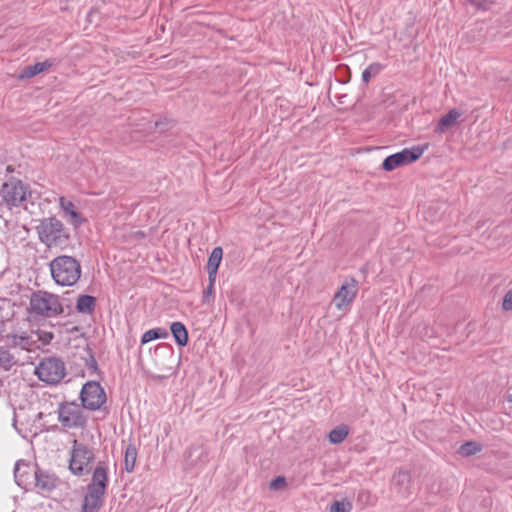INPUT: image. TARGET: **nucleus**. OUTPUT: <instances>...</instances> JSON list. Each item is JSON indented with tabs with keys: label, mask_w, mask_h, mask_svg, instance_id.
<instances>
[{
	"label": "nucleus",
	"mask_w": 512,
	"mask_h": 512,
	"mask_svg": "<svg viewBox=\"0 0 512 512\" xmlns=\"http://www.w3.org/2000/svg\"><path fill=\"white\" fill-rule=\"evenodd\" d=\"M382 69V65L380 63L374 62L371 63L363 72H362V81L364 83H368L371 77L376 76L380 73Z\"/></svg>",
	"instance_id": "nucleus-28"
},
{
	"label": "nucleus",
	"mask_w": 512,
	"mask_h": 512,
	"mask_svg": "<svg viewBox=\"0 0 512 512\" xmlns=\"http://www.w3.org/2000/svg\"><path fill=\"white\" fill-rule=\"evenodd\" d=\"M411 483V475L405 470L398 471L392 478V486L396 489L397 493L403 497L411 493Z\"/></svg>",
	"instance_id": "nucleus-15"
},
{
	"label": "nucleus",
	"mask_w": 512,
	"mask_h": 512,
	"mask_svg": "<svg viewBox=\"0 0 512 512\" xmlns=\"http://www.w3.org/2000/svg\"><path fill=\"white\" fill-rule=\"evenodd\" d=\"M358 293V281L347 278L335 293L332 303L339 311H348Z\"/></svg>",
	"instance_id": "nucleus-11"
},
{
	"label": "nucleus",
	"mask_w": 512,
	"mask_h": 512,
	"mask_svg": "<svg viewBox=\"0 0 512 512\" xmlns=\"http://www.w3.org/2000/svg\"><path fill=\"white\" fill-rule=\"evenodd\" d=\"M53 65V60H45L37 62L33 65L26 66L19 74L20 79H30L37 74L47 71Z\"/></svg>",
	"instance_id": "nucleus-18"
},
{
	"label": "nucleus",
	"mask_w": 512,
	"mask_h": 512,
	"mask_svg": "<svg viewBox=\"0 0 512 512\" xmlns=\"http://www.w3.org/2000/svg\"><path fill=\"white\" fill-rule=\"evenodd\" d=\"M168 332L162 328H154L146 331L141 337V344L149 343L152 340L167 338Z\"/></svg>",
	"instance_id": "nucleus-25"
},
{
	"label": "nucleus",
	"mask_w": 512,
	"mask_h": 512,
	"mask_svg": "<svg viewBox=\"0 0 512 512\" xmlns=\"http://www.w3.org/2000/svg\"><path fill=\"white\" fill-rule=\"evenodd\" d=\"M58 420L65 429L84 428L87 415L83 407L76 402H62L57 407Z\"/></svg>",
	"instance_id": "nucleus-5"
},
{
	"label": "nucleus",
	"mask_w": 512,
	"mask_h": 512,
	"mask_svg": "<svg viewBox=\"0 0 512 512\" xmlns=\"http://www.w3.org/2000/svg\"><path fill=\"white\" fill-rule=\"evenodd\" d=\"M216 278H213V281L209 280V284L204 290V299L208 296H212L214 293V284H215Z\"/></svg>",
	"instance_id": "nucleus-32"
},
{
	"label": "nucleus",
	"mask_w": 512,
	"mask_h": 512,
	"mask_svg": "<svg viewBox=\"0 0 512 512\" xmlns=\"http://www.w3.org/2000/svg\"><path fill=\"white\" fill-rule=\"evenodd\" d=\"M481 449V445L478 444L477 442L468 441L460 446L459 452L463 456H471L480 452Z\"/></svg>",
	"instance_id": "nucleus-26"
},
{
	"label": "nucleus",
	"mask_w": 512,
	"mask_h": 512,
	"mask_svg": "<svg viewBox=\"0 0 512 512\" xmlns=\"http://www.w3.org/2000/svg\"><path fill=\"white\" fill-rule=\"evenodd\" d=\"M285 484V478L284 477H277L276 479H274L271 484H270V487L272 489H278L280 486L284 485Z\"/></svg>",
	"instance_id": "nucleus-33"
},
{
	"label": "nucleus",
	"mask_w": 512,
	"mask_h": 512,
	"mask_svg": "<svg viewBox=\"0 0 512 512\" xmlns=\"http://www.w3.org/2000/svg\"><path fill=\"white\" fill-rule=\"evenodd\" d=\"M135 235L138 238H144L146 236L143 231H137V232H135Z\"/></svg>",
	"instance_id": "nucleus-37"
},
{
	"label": "nucleus",
	"mask_w": 512,
	"mask_h": 512,
	"mask_svg": "<svg viewBox=\"0 0 512 512\" xmlns=\"http://www.w3.org/2000/svg\"><path fill=\"white\" fill-rule=\"evenodd\" d=\"M462 113L456 109L450 110L443 115L437 123L435 128L436 133H444L446 129L456 124L457 120L461 117Z\"/></svg>",
	"instance_id": "nucleus-19"
},
{
	"label": "nucleus",
	"mask_w": 512,
	"mask_h": 512,
	"mask_svg": "<svg viewBox=\"0 0 512 512\" xmlns=\"http://www.w3.org/2000/svg\"><path fill=\"white\" fill-rule=\"evenodd\" d=\"M425 147L413 146L405 148L400 152L386 157L382 163V167L386 171H392L398 167L410 164L418 160L424 153Z\"/></svg>",
	"instance_id": "nucleus-9"
},
{
	"label": "nucleus",
	"mask_w": 512,
	"mask_h": 512,
	"mask_svg": "<svg viewBox=\"0 0 512 512\" xmlns=\"http://www.w3.org/2000/svg\"><path fill=\"white\" fill-rule=\"evenodd\" d=\"M96 298L91 295H80L76 301V310L81 314H92L95 310Z\"/></svg>",
	"instance_id": "nucleus-20"
},
{
	"label": "nucleus",
	"mask_w": 512,
	"mask_h": 512,
	"mask_svg": "<svg viewBox=\"0 0 512 512\" xmlns=\"http://www.w3.org/2000/svg\"><path fill=\"white\" fill-rule=\"evenodd\" d=\"M222 257L223 250L221 247H215L210 253L206 268L208 272V279L211 280V282L213 281V278H216L217 276L218 268L222 261Z\"/></svg>",
	"instance_id": "nucleus-17"
},
{
	"label": "nucleus",
	"mask_w": 512,
	"mask_h": 512,
	"mask_svg": "<svg viewBox=\"0 0 512 512\" xmlns=\"http://www.w3.org/2000/svg\"><path fill=\"white\" fill-rule=\"evenodd\" d=\"M38 238L48 248L63 247L69 240V232L56 217L44 218L36 227Z\"/></svg>",
	"instance_id": "nucleus-4"
},
{
	"label": "nucleus",
	"mask_w": 512,
	"mask_h": 512,
	"mask_svg": "<svg viewBox=\"0 0 512 512\" xmlns=\"http://www.w3.org/2000/svg\"><path fill=\"white\" fill-rule=\"evenodd\" d=\"M35 486L42 491H51L56 486L57 478L44 470L37 468L34 471Z\"/></svg>",
	"instance_id": "nucleus-16"
},
{
	"label": "nucleus",
	"mask_w": 512,
	"mask_h": 512,
	"mask_svg": "<svg viewBox=\"0 0 512 512\" xmlns=\"http://www.w3.org/2000/svg\"><path fill=\"white\" fill-rule=\"evenodd\" d=\"M28 311L35 317L56 318L65 314V307L59 295L37 290L30 296Z\"/></svg>",
	"instance_id": "nucleus-2"
},
{
	"label": "nucleus",
	"mask_w": 512,
	"mask_h": 512,
	"mask_svg": "<svg viewBox=\"0 0 512 512\" xmlns=\"http://www.w3.org/2000/svg\"><path fill=\"white\" fill-rule=\"evenodd\" d=\"M51 396H48V398H43V403H42V406L44 407L50 400Z\"/></svg>",
	"instance_id": "nucleus-38"
},
{
	"label": "nucleus",
	"mask_w": 512,
	"mask_h": 512,
	"mask_svg": "<svg viewBox=\"0 0 512 512\" xmlns=\"http://www.w3.org/2000/svg\"><path fill=\"white\" fill-rule=\"evenodd\" d=\"M349 434V428L347 425H339L332 429L328 434V440L332 444L342 443Z\"/></svg>",
	"instance_id": "nucleus-22"
},
{
	"label": "nucleus",
	"mask_w": 512,
	"mask_h": 512,
	"mask_svg": "<svg viewBox=\"0 0 512 512\" xmlns=\"http://www.w3.org/2000/svg\"><path fill=\"white\" fill-rule=\"evenodd\" d=\"M186 465L194 468L198 466H203L208 462V451L203 446H193L190 447L186 453Z\"/></svg>",
	"instance_id": "nucleus-13"
},
{
	"label": "nucleus",
	"mask_w": 512,
	"mask_h": 512,
	"mask_svg": "<svg viewBox=\"0 0 512 512\" xmlns=\"http://www.w3.org/2000/svg\"><path fill=\"white\" fill-rule=\"evenodd\" d=\"M470 4L477 10H488L495 2V0H469Z\"/></svg>",
	"instance_id": "nucleus-30"
},
{
	"label": "nucleus",
	"mask_w": 512,
	"mask_h": 512,
	"mask_svg": "<svg viewBox=\"0 0 512 512\" xmlns=\"http://www.w3.org/2000/svg\"><path fill=\"white\" fill-rule=\"evenodd\" d=\"M22 468L29 469V465L26 464L23 460L17 461L15 468H14V476H15V479H16V482L18 483V485H21V483L24 481V479H23L24 474L27 473L26 470L21 471Z\"/></svg>",
	"instance_id": "nucleus-29"
},
{
	"label": "nucleus",
	"mask_w": 512,
	"mask_h": 512,
	"mask_svg": "<svg viewBox=\"0 0 512 512\" xmlns=\"http://www.w3.org/2000/svg\"><path fill=\"white\" fill-rule=\"evenodd\" d=\"M59 206L64 213V217L67 218L69 224L74 228H78L83 223V219L80 213L76 210L75 205L72 201L67 200L61 196L59 198Z\"/></svg>",
	"instance_id": "nucleus-14"
},
{
	"label": "nucleus",
	"mask_w": 512,
	"mask_h": 512,
	"mask_svg": "<svg viewBox=\"0 0 512 512\" xmlns=\"http://www.w3.org/2000/svg\"><path fill=\"white\" fill-rule=\"evenodd\" d=\"M171 333L179 346H185L188 343V331L183 323L173 322L170 326Z\"/></svg>",
	"instance_id": "nucleus-21"
},
{
	"label": "nucleus",
	"mask_w": 512,
	"mask_h": 512,
	"mask_svg": "<svg viewBox=\"0 0 512 512\" xmlns=\"http://www.w3.org/2000/svg\"><path fill=\"white\" fill-rule=\"evenodd\" d=\"M7 347L3 344L0 346V369L8 371L13 365L17 363L14 354H12Z\"/></svg>",
	"instance_id": "nucleus-24"
},
{
	"label": "nucleus",
	"mask_w": 512,
	"mask_h": 512,
	"mask_svg": "<svg viewBox=\"0 0 512 512\" xmlns=\"http://www.w3.org/2000/svg\"><path fill=\"white\" fill-rule=\"evenodd\" d=\"M1 342L8 348L20 349V350H31L36 345V341L31 335L27 333L18 334H7L2 338Z\"/></svg>",
	"instance_id": "nucleus-12"
},
{
	"label": "nucleus",
	"mask_w": 512,
	"mask_h": 512,
	"mask_svg": "<svg viewBox=\"0 0 512 512\" xmlns=\"http://www.w3.org/2000/svg\"><path fill=\"white\" fill-rule=\"evenodd\" d=\"M107 486V467L103 462H99L93 471L91 482L87 485L81 512H99L104 503Z\"/></svg>",
	"instance_id": "nucleus-1"
},
{
	"label": "nucleus",
	"mask_w": 512,
	"mask_h": 512,
	"mask_svg": "<svg viewBox=\"0 0 512 512\" xmlns=\"http://www.w3.org/2000/svg\"><path fill=\"white\" fill-rule=\"evenodd\" d=\"M80 399L83 408L94 411L106 402V394L98 382L89 381L83 385Z\"/></svg>",
	"instance_id": "nucleus-10"
},
{
	"label": "nucleus",
	"mask_w": 512,
	"mask_h": 512,
	"mask_svg": "<svg viewBox=\"0 0 512 512\" xmlns=\"http://www.w3.org/2000/svg\"><path fill=\"white\" fill-rule=\"evenodd\" d=\"M35 374L42 382L58 384L66 375L65 364L57 357H45L36 366Z\"/></svg>",
	"instance_id": "nucleus-7"
},
{
	"label": "nucleus",
	"mask_w": 512,
	"mask_h": 512,
	"mask_svg": "<svg viewBox=\"0 0 512 512\" xmlns=\"http://www.w3.org/2000/svg\"><path fill=\"white\" fill-rule=\"evenodd\" d=\"M44 412L43 411H39L36 415H35V419H34V422H36L37 420H42L44 418Z\"/></svg>",
	"instance_id": "nucleus-36"
},
{
	"label": "nucleus",
	"mask_w": 512,
	"mask_h": 512,
	"mask_svg": "<svg viewBox=\"0 0 512 512\" xmlns=\"http://www.w3.org/2000/svg\"><path fill=\"white\" fill-rule=\"evenodd\" d=\"M54 282L63 287H72L79 281L82 268L79 261L68 255L55 257L49 264Z\"/></svg>",
	"instance_id": "nucleus-3"
},
{
	"label": "nucleus",
	"mask_w": 512,
	"mask_h": 512,
	"mask_svg": "<svg viewBox=\"0 0 512 512\" xmlns=\"http://www.w3.org/2000/svg\"><path fill=\"white\" fill-rule=\"evenodd\" d=\"M0 194L3 202L8 207L24 205L25 209H27L26 202L32 196L28 186L21 180L15 178L10 179L2 185Z\"/></svg>",
	"instance_id": "nucleus-8"
},
{
	"label": "nucleus",
	"mask_w": 512,
	"mask_h": 512,
	"mask_svg": "<svg viewBox=\"0 0 512 512\" xmlns=\"http://www.w3.org/2000/svg\"><path fill=\"white\" fill-rule=\"evenodd\" d=\"M353 505L348 499L335 500L330 505V512H351Z\"/></svg>",
	"instance_id": "nucleus-27"
},
{
	"label": "nucleus",
	"mask_w": 512,
	"mask_h": 512,
	"mask_svg": "<svg viewBox=\"0 0 512 512\" xmlns=\"http://www.w3.org/2000/svg\"><path fill=\"white\" fill-rule=\"evenodd\" d=\"M38 431H41V428L38 426H35V429L33 431L34 434H37Z\"/></svg>",
	"instance_id": "nucleus-39"
},
{
	"label": "nucleus",
	"mask_w": 512,
	"mask_h": 512,
	"mask_svg": "<svg viewBox=\"0 0 512 512\" xmlns=\"http://www.w3.org/2000/svg\"><path fill=\"white\" fill-rule=\"evenodd\" d=\"M87 365H88V367L90 369H93L94 371L97 370V362H96L95 358L92 355H90V359L87 362Z\"/></svg>",
	"instance_id": "nucleus-35"
},
{
	"label": "nucleus",
	"mask_w": 512,
	"mask_h": 512,
	"mask_svg": "<svg viewBox=\"0 0 512 512\" xmlns=\"http://www.w3.org/2000/svg\"><path fill=\"white\" fill-rule=\"evenodd\" d=\"M18 424L20 425H23V420H22V413L19 412V413H15L14 415V427L18 430V431H21V429L18 428Z\"/></svg>",
	"instance_id": "nucleus-34"
},
{
	"label": "nucleus",
	"mask_w": 512,
	"mask_h": 512,
	"mask_svg": "<svg viewBox=\"0 0 512 512\" xmlns=\"http://www.w3.org/2000/svg\"><path fill=\"white\" fill-rule=\"evenodd\" d=\"M94 457V452L91 448L74 440L69 460L70 471L76 476L89 473Z\"/></svg>",
	"instance_id": "nucleus-6"
},
{
	"label": "nucleus",
	"mask_w": 512,
	"mask_h": 512,
	"mask_svg": "<svg viewBox=\"0 0 512 512\" xmlns=\"http://www.w3.org/2000/svg\"><path fill=\"white\" fill-rule=\"evenodd\" d=\"M502 308L505 311L512 310V289L507 291V293L505 294L503 298Z\"/></svg>",
	"instance_id": "nucleus-31"
},
{
	"label": "nucleus",
	"mask_w": 512,
	"mask_h": 512,
	"mask_svg": "<svg viewBox=\"0 0 512 512\" xmlns=\"http://www.w3.org/2000/svg\"><path fill=\"white\" fill-rule=\"evenodd\" d=\"M137 460V449L134 444L130 443L125 449L124 468L128 473L134 470Z\"/></svg>",
	"instance_id": "nucleus-23"
}]
</instances>
